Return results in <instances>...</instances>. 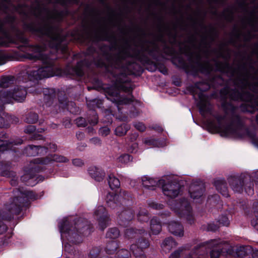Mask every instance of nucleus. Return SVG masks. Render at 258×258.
<instances>
[{"label": "nucleus", "mask_w": 258, "mask_h": 258, "mask_svg": "<svg viewBox=\"0 0 258 258\" xmlns=\"http://www.w3.org/2000/svg\"><path fill=\"white\" fill-rule=\"evenodd\" d=\"M133 159L132 157L128 154H123L119 156L116 159L118 166H122L127 164Z\"/></svg>", "instance_id": "30"}, {"label": "nucleus", "mask_w": 258, "mask_h": 258, "mask_svg": "<svg viewBox=\"0 0 258 258\" xmlns=\"http://www.w3.org/2000/svg\"><path fill=\"white\" fill-rule=\"evenodd\" d=\"M35 126L32 125H29L26 126L24 130V132L26 134H32L35 131Z\"/></svg>", "instance_id": "54"}, {"label": "nucleus", "mask_w": 258, "mask_h": 258, "mask_svg": "<svg viewBox=\"0 0 258 258\" xmlns=\"http://www.w3.org/2000/svg\"><path fill=\"white\" fill-rule=\"evenodd\" d=\"M67 221H63L61 224L59 225V230L61 233H68L71 234V229H68L66 227Z\"/></svg>", "instance_id": "48"}, {"label": "nucleus", "mask_w": 258, "mask_h": 258, "mask_svg": "<svg viewBox=\"0 0 258 258\" xmlns=\"http://www.w3.org/2000/svg\"><path fill=\"white\" fill-rule=\"evenodd\" d=\"M38 119V115L37 113L30 112L26 115L25 121L28 123H35Z\"/></svg>", "instance_id": "38"}, {"label": "nucleus", "mask_w": 258, "mask_h": 258, "mask_svg": "<svg viewBox=\"0 0 258 258\" xmlns=\"http://www.w3.org/2000/svg\"><path fill=\"white\" fill-rule=\"evenodd\" d=\"M25 154L28 156H35L43 154L42 146L29 145L25 149Z\"/></svg>", "instance_id": "22"}, {"label": "nucleus", "mask_w": 258, "mask_h": 258, "mask_svg": "<svg viewBox=\"0 0 258 258\" xmlns=\"http://www.w3.org/2000/svg\"><path fill=\"white\" fill-rule=\"evenodd\" d=\"M82 64L83 62L82 61H80L78 62L75 67L72 69L73 73L78 77H81L84 75Z\"/></svg>", "instance_id": "40"}, {"label": "nucleus", "mask_w": 258, "mask_h": 258, "mask_svg": "<svg viewBox=\"0 0 258 258\" xmlns=\"http://www.w3.org/2000/svg\"><path fill=\"white\" fill-rule=\"evenodd\" d=\"M59 103H60V106L61 107L64 108V107H67L68 109H69V107H68L69 104L67 102L66 100H65L64 101H62L61 100H59Z\"/></svg>", "instance_id": "62"}, {"label": "nucleus", "mask_w": 258, "mask_h": 258, "mask_svg": "<svg viewBox=\"0 0 258 258\" xmlns=\"http://www.w3.org/2000/svg\"><path fill=\"white\" fill-rule=\"evenodd\" d=\"M151 230L153 234H157L161 230V225L157 218H153L151 220Z\"/></svg>", "instance_id": "28"}, {"label": "nucleus", "mask_w": 258, "mask_h": 258, "mask_svg": "<svg viewBox=\"0 0 258 258\" xmlns=\"http://www.w3.org/2000/svg\"><path fill=\"white\" fill-rule=\"evenodd\" d=\"M37 167H32L29 170L25 171V173L21 177V179L24 182H26L29 185H32L33 184L29 182V180L33 179L35 175L34 172L36 171Z\"/></svg>", "instance_id": "24"}, {"label": "nucleus", "mask_w": 258, "mask_h": 258, "mask_svg": "<svg viewBox=\"0 0 258 258\" xmlns=\"http://www.w3.org/2000/svg\"><path fill=\"white\" fill-rule=\"evenodd\" d=\"M251 185H253V183L249 182L246 184V187H245V192L248 195H252L254 193L253 189L252 188Z\"/></svg>", "instance_id": "50"}, {"label": "nucleus", "mask_w": 258, "mask_h": 258, "mask_svg": "<svg viewBox=\"0 0 258 258\" xmlns=\"http://www.w3.org/2000/svg\"><path fill=\"white\" fill-rule=\"evenodd\" d=\"M228 11L227 10H225L223 12V15H225L226 13ZM225 18L226 20L228 21H231L233 18V14L232 12L228 11V14L225 16Z\"/></svg>", "instance_id": "58"}, {"label": "nucleus", "mask_w": 258, "mask_h": 258, "mask_svg": "<svg viewBox=\"0 0 258 258\" xmlns=\"http://www.w3.org/2000/svg\"><path fill=\"white\" fill-rule=\"evenodd\" d=\"M114 77L115 80L113 85L105 89V95L107 99L114 103L120 111V105L127 104L133 101V88L125 74L119 73Z\"/></svg>", "instance_id": "4"}, {"label": "nucleus", "mask_w": 258, "mask_h": 258, "mask_svg": "<svg viewBox=\"0 0 258 258\" xmlns=\"http://www.w3.org/2000/svg\"><path fill=\"white\" fill-rule=\"evenodd\" d=\"M94 217L98 222L100 228L103 230L108 225L110 219L106 211L102 206H98L94 211Z\"/></svg>", "instance_id": "11"}, {"label": "nucleus", "mask_w": 258, "mask_h": 258, "mask_svg": "<svg viewBox=\"0 0 258 258\" xmlns=\"http://www.w3.org/2000/svg\"><path fill=\"white\" fill-rule=\"evenodd\" d=\"M46 49V46L42 45L28 46L25 57L30 60H40L44 65L39 68H33L27 71L26 74L30 81L49 78L56 75L57 71H59L54 63V59L45 53Z\"/></svg>", "instance_id": "2"}, {"label": "nucleus", "mask_w": 258, "mask_h": 258, "mask_svg": "<svg viewBox=\"0 0 258 258\" xmlns=\"http://www.w3.org/2000/svg\"><path fill=\"white\" fill-rule=\"evenodd\" d=\"M69 159L61 155L57 154H51L48 155L45 158H38L35 159L31 162V164H34L35 165H47L52 162H56L59 163H66L69 161Z\"/></svg>", "instance_id": "12"}, {"label": "nucleus", "mask_w": 258, "mask_h": 258, "mask_svg": "<svg viewBox=\"0 0 258 258\" xmlns=\"http://www.w3.org/2000/svg\"><path fill=\"white\" fill-rule=\"evenodd\" d=\"M248 80L247 72L240 74L234 80V84L240 89V92L237 89L229 90L228 88H225L221 91V93L232 100L247 102L252 104L253 109H258V98L255 99L250 92L246 91L248 88L253 93H258V80L252 83L249 82Z\"/></svg>", "instance_id": "3"}, {"label": "nucleus", "mask_w": 258, "mask_h": 258, "mask_svg": "<svg viewBox=\"0 0 258 258\" xmlns=\"http://www.w3.org/2000/svg\"><path fill=\"white\" fill-rule=\"evenodd\" d=\"M164 180H159L157 182L153 178H149L147 176H144L142 178V184L146 189L150 190L155 189L157 185L163 184Z\"/></svg>", "instance_id": "16"}, {"label": "nucleus", "mask_w": 258, "mask_h": 258, "mask_svg": "<svg viewBox=\"0 0 258 258\" xmlns=\"http://www.w3.org/2000/svg\"><path fill=\"white\" fill-rule=\"evenodd\" d=\"M100 250L99 248L95 247L93 248L90 252L91 258H96L99 254Z\"/></svg>", "instance_id": "53"}, {"label": "nucleus", "mask_w": 258, "mask_h": 258, "mask_svg": "<svg viewBox=\"0 0 258 258\" xmlns=\"http://www.w3.org/2000/svg\"><path fill=\"white\" fill-rule=\"evenodd\" d=\"M204 191V187L203 185H196L192 184L189 187V192L190 197L194 199H198L201 198Z\"/></svg>", "instance_id": "18"}, {"label": "nucleus", "mask_w": 258, "mask_h": 258, "mask_svg": "<svg viewBox=\"0 0 258 258\" xmlns=\"http://www.w3.org/2000/svg\"><path fill=\"white\" fill-rule=\"evenodd\" d=\"M10 5L9 0H0V13H7Z\"/></svg>", "instance_id": "42"}, {"label": "nucleus", "mask_w": 258, "mask_h": 258, "mask_svg": "<svg viewBox=\"0 0 258 258\" xmlns=\"http://www.w3.org/2000/svg\"><path fill=\"white\" fill-rule=\"evenodd\" d=\"M183 255H187L183 258H191L193 257L190 253H187L183 249L179 248L173 252L169 258H179V256H182Z\"/></svg>", "instance_id": "34"}, {"label": "nucleus", "mask_w": 258, "mask_h": 258, "mask_svg": "<svg viewBox=\"0 0 258 258\" xmlns=\"http://www.w3.org/2000/svg\"><path fill=\"white\" fill-rule=\"evenodd\" d=\"M128 199L127 192L124 190H120L119 194L109 193L106 197V203L108 207L115 209L119 207L120 203H124L125 200Z\"/></svg>", "instance_id": "9"}, {"label": "nucleus", "mask_w": 258, "mask_h": 258, "mask_svg": "<svg viewBox=\"0 0 258 258\" xmlns=\"http://www.w3.org/2000/svg\"><path fill=\"white\" fill-rule=\"evenodd\" d=\"M95 35L97 40H106L107 38V31L105 28L101 27L97 30Z\"/></svg>", "instance_id": "32"}, {"label": "nucleus", "mask_w": 258, "mask_h": 258, "mask_svg": "<svg viewBox=\"0 0 258 258\" xmlns=\"http://www.w3.org/2000/svg\"><path fill=\"white\" fill-rule=\"evenodd\" d=\"M89 173L92 178L98 181L102 180L105 175L102 170L97 167H90L89 169Z\"/></svg>", "instance_id": "21"}, {"label": "nucleus", "mask_w": 258, "mask_h": 258, "mask_svg": "<svg viewBox=\"0 0 258 258\" xmlns=\"http://www.w3.org/2000/svg\"><path fill=\"white\" fill-rule=\"evenodd\" d=\"M229 182L232 189L237 192H241L243 191L244 181L240 178L232 177L229 179Z\"/></svg>", "instance_id": "20"}, {"label": "nucleus", "mask_w": 258, "mask_h": 258, "mask_svg": "<svg viewBox=\"0 0 258 258\" xmlns=\"http://www.w3.org/2000/svg\"><path fill=\"white\" fill-rule=\"evenodd\" d=\"M120 234L119 231L116 228H110L106 235V238L115 239L117 238Z\"/></svg>", "instance_id": "37"}, {"label": "nucleus", "mask_w": 258, "mask_h": 258, "mask_svg": "<svg viewBox=\"0 0 258 258\" xmlns=\"http://www.w3.org/2000/svg\"><path fill=\"white\" fill-rule=\"evenodd\" d=\"M231 120L232 121H234L235 120L239 121H240V117L238 115L233 113L231 116Z\"/></svg>", "instance_id": "60"}, {"label": "nucleus", "mask_w": 258, "mask_h": 258, "mask_svg": "<svg viewBox=\"0 0 258 258\" xmlns=\"http://www.w3.org/2000/svg\"><path fill=\"white\" fill-rule=\"evenodd\" d=\"M117 255L119 258H130L131 253L127 250L122 249L118 251Z\"/></svg>", "instance_id": "46"}, {"label": "nucleus", "mask_w": 258, "mask_h": 258, "mask_svg": "<svg viewBox=\"0 0 258 258\" xmlns=\"http://www.w3.org/2000/svg\"><path fill=\"white\" fill-rule=\"evenodd\" d=\"M1 175L3 176L11 177H12L13 178L11 179L10 183L13 186H15L18 183V178L15 177V173L10 170H4L1 172Z\"/></svg>", "instance_id": "31"}, {"label": "nucleus", "mask_w": 258, "mask_h": 258, "mask_svg": "<svg viewBox=\"0 0 258 258\" xmlns=\"http://www.w3.org/2000/svg\"><path fill=\"white\" fill-rule=\"evenodd\" d=\"M181 216L185 217L189 224H192L194 222V218L191 212V208L186 200L182 201L180 204V207H177L173 208Z\"/></svg>", "instance_id": "13"}, {"label": "nucleus", "mask_w": 258, "mask_h": 258, "mask_svg": "<svg viewBox=\"0 0 258 258\" xmlns=\"http://www.w3.org/2000/svg\"><path fill=\"white\" fill-rule=\"evenodd\" d=\"M24 28L40 37H45L46 43L49 47L57 51L61 49L63 52L67 50L66 46L61 48V43L64 40L65 38L61 35L60 29L58 27L53 25L48 21L40 23L32 22L25 24Z\"/></svg>", "instance_id": "5"}, {"label": "nucleus", "mask_w": 258, "mask_h": 258, "mask_svg": "<svg viewBox=\"0 0 258 258\" xmlns=\"http://www.w3.org/2000/svg\"><path fill=\"white\" fill-rule=\"evenodd\" d=\"M251 224L258 231V218L255 220L253 219L251 221Z\"/></svg>", "instance_id": "61"}, {"label": "nucleus", "mask_w": 258, "mask_h": 258, "mask_svg": "<svg viewBox=\"0 0 258 258\" xmlns=\"http://www.w3.org/2000/svg\"><path fill=\"white\" fill-rule=\"evenodd\" d=\"M44 97V99L45 101L46 106H49L50 102L55 97V92L53 89H44L43 91Z\"/></svg>", "instance_id": "25"}, {"label": "nucleus", "mask_w": 258, "mask_h": 258, "mask_svg": "<svg viewBox=\"0 0 258 258\" xmlns=\"http://www.w3.org/2000/svg\"><path fill=\"white\" fill-rule=\"evenodd\" d=\"M42 13V12L41 9V8L40 7H38L37 8V11L34 12V14L37 17H40Z\"/></svg>", "instance_id": "64"}, {"label": "nucleus", "mask_w": 258, "mask_h": 258, "mask_svg": "<svg viewBox=\"0 0 258 258\" xmlns=\"http://www.w3.org/2000/svg\"><path fill=\"white\" fill-rule=\"evenodd\" d=\"M48 19H53L57 21H60L62 20V14L60 13L55 11L52 12L48 14Z\"/></svg>", "instance_id": "44"}, {"label": "nucleus", "mask_w": 258, "mask_h": 258, "mask_svg": "<svg viewBox=\"0 0 258 258\" xmlns=\"http://www.w3.org/2000/svg\"><path fill=\"white\" fill-rule=\"evenodd\" d=\"M145 230L143 229L137 230L135 231L133 229H126L124 233L125 237L128 239H132L139 237L145 233Z\"/></svg>", "instance_id": "27"}, {"label": "nucleus", "mask_w": 258, "mask_h": 258, "mask_svg": "<svg viewBox=\"0 0 258 258\" xmlns=\"http://www.w3.org/2000/svg\"><path fill=\"white\" fill-rule=\"evenodd\" d=\"M217 121V123L213 120L208 119L207 125L209 130L214 133H219L221 136L229 137L236 135V131L232 124L223 125L222 122L225 121L226 115L219 114L213 115Z\"/></svg>", "instance_id": "8"}, {"label": "nucleus", "mask_w": 258, "mask_h": 258, "mask_svg": "<svg viewBox=\"0 0 258 258\" xmlns=\"http://www.w3.org/2000/svg\"><path fill=\"white\" fill-rule=\"evenodd\" d=\"M43 154L47 152V150L50 151L54 152L57 150V146L53 144H49L46 146L42 147Z\"/></svg>", "instance_id": "47"}, {"label": "nucleus", "mask_w": 258, "mask_h": 258, "mask_svg": "<svg viewBox=\"0 0 258 258\" xmlns=\"http://www.w3.org/2000/svg\"><path fill=\"white\" fill-rule=\"evenodd\" d=\"M207 249H210L211 258H258V250L251 246L234 247L220 239H214L200 242L192 251L196 258H208Z\"/></svg>", "instance_id": "1"}, {"label": "nucleus", "mask_w": 258, "mask_h": 258, "mask_svg": "<svg viewBox=\"0 0 258 258\" xmlns=\"http://www.w3.org/2000/svg\"><path fill=\"white\" fill-rule=\"evenodd\" d=\"M149 246L148 240L141 236L135 244L131 246V250L136 258H146L144 250Z\"/></svg>", "instance_id": "10"}, {"label": "nucleus", "mask_w": 258, "mask_h": 258, "mask_svg": "<svg viewBox=\"0 0 258 258\" xmlns=\"http://www.w3.org/2000/svg\"><path fill=\"white\" fill-rule=\"evenodd\" d=\"M219 221L224 226H228L229 225V221L227 217H223Z\"/></svg>", "instance_id": "59"}, {"label": "nucleus", "mask_w": 258, "mask_h": 258, "mask_svg": "<svg viewBox=\"0 0 258 258\" xmlns=\"http://www.w3.org/2000/svg\"><path fill=\"white\" fill-rule=\"evenodd\" d=\"M13 79L14 77H6L2 78L0 80V87H8L12 84Z\"/></svg>", "instance_id": "39"}, {"label": "nucleus", "mask_w": 258, "mask_h": 258, "mask_svg": "<svg viewBox=\"0 0 258 258\" xmlns=\"http://www.w3.org/2000/svg\"><path fill=\"white\" fill-rule=\"evenodd\" d=\"M129 49L128 47L122 48L119 52L118 57L121 59H125L128 57H132L133 55L130 53Z\"/></svg>", "instance_id": "43"}, {"label": "nucleus", "mask_w": 258, "mask_h": 258, "mask_svg": "<svg viewBox=\"0 0 258 258\" xmlns=\"http://www.w3.org/2000/svg\"><path fill=\"white\" fill-rule=\"evenodd\" d=\"M162 185V190L164 194L171 198L176 197L179 194L181 186L177 182H170Z\"/></svg>", "instance_id": "14"}, {"label": "nucleus", "mask_w": 258, "mask_h": 258, "mask_svg": "<svg viewBox=\"0 0 258 258\" xmlns=\"http://www.w3.org/2000/svg\"><path fill=\"white\" fill-rule=\"evenodd\" d=\"M102 104V101L99 99H93L91 101H87V105L90 109H94L95 107L100 108Z\"/></svg>", "instance_id": "41"}, {"label": "nucleus", "mask_w": 258, "mask_h": 258, "mask_svg": "<svg viewBox=\"0 0 258 258\" xmlns=\"http://www.w3.org/2000/svg\"><path fill=\"white\" fill-rule=\"evenodd\" d=\"M138 220L141 222H147L148 221L149 217L148 213L145 210L140 211L138 215Z\"/></svg>", "instance_id": "45"}, {"label": "nucleus", "mask_w": 258, "mask_h": 258, "mask_svg": "<svg viewBox=\"0 0 258 258\" xmlns=\"http://www.w3.org/2000/svg\"><path fill=\"white\" fill-rule=\"evenodd\" d=\"M76 123L78 126L84 127L87 125L85 119L83 117H78L76 119Z\"/></svg>", "instance_id": "51"}, {"label": "nucleus", "mask_w": 258, "mask_h": 258, "mask_svg": "<svg viewBox=\"0 0 258 258\" xmlns=\"http://www.w3.org/2000/svg\"><path fill=\"white\" fill-rule=\"evenodd\" d=\"M108 184L112 189L118 188L120 186V181L118 178L113 175H109L108 176Z\"/></svg>", "instance_id": "35"}, {"label": "nucleus", "mask_w": 258, "mask_h": 258, "mask_svg": "<svg viewBox=\"0 0 258 258\" xmlns=\"http://www.w3.org/2000/svg\"><path fill=\"white\" fill-rule=\"evenodd\" d=\"M76 137L78 140H81L84 138V134L82 132L76 133Z\"/></svg>", "instance_id": "63"}, {"label": "nucleus", "mask_w": 258, "mask_h": 258, "mask_svg": "<svg viewBox=\"0 0 258 258\" xmlns=\"http://www.w3.org/2000/svg\"><path fill=\"white\" fill-rule=\"evenodd\" d=\"M91 143L95 145H100L101 144V140L97 137L93 138L90 140Z\"/></svg>", "instance_id": "57"}, {"label": "nucleus", "mask_w": 258, "mask_h": 258, "mask_svg": "<svg viewBox=\"0 0 258 258\" xmlns=\"http://www.w3.org/2000/svg\"><path fill=\"white\" fill-rule=\"evenodd\" d=\"M134 127L140 132H144L145 131L146 127L143 122H135L134 123Z\"/></svg>", "instance_id": "49"}, {"label": "nucleus", "mask_w": 258, "mask_h": 258, "mask_svg": "<svg viewBox=\"0 0 258 258\" xmlns=\"http://www.w3.org/2000/svg\"><path fill=\"white\" fill-rule=\"evenodd\" d=\"M199 108L200 113L203 116H205L206 113L210 111V108L208 105L207 102L205 101L201 100L198 104Z\"/></svg>", "instance_id": "33"}, {"label": "nucleus", "mask_w": 258, "mask_h": 258, "mask_svg": "<svg viewBox=\"0 0 258 258\" xmlns=\"http://www.w3.org/2000/svg\"><path fill=\"white\" fill-rule=\"evenodd\" d=\"M74 165L78 167H81L84 165L83 161L80 159H75L72 161Z\"/></svg>", "instance_id": "55"}, {"label": "nucleus", "mask_w": 258, "mask_h": 258, "mask_svg": "<svg viewBox=\"0 0 258 258\" xmlns=\"http://www.w3.org/2000/svg\"><path fill=\"white\" fill-rule=\"evenodd\" d=\"M14 17L8 15L4 20L0 19V45L8 46L11 43L19 42L26 44L28 39L14 26ZM8 60L6 53L0 50V65L5 64Z\"/></svg>", "instance_id": "6"}, {"label": "nucleus", "mask_w": 258, "mask_h": 258, "mask_svg": "<svg viewBox=\"0 0 258 258\" xmlns=\"http://www.w3.org/2000/svg\"><path fill=\"white\" fill-rule=\"evenodd\" d=\"M86 221L82 219L77 220L75 223V228L77 233L82 235H85L90 233L89 226L86 224Z\"/></svg>", "instance_id": "19"}, {"label": "nucleus", "mask_w": 258, "mask_h": 258, "mask_svg": "<svg viewBox=\"0 0 258 258\" xmlns=\"http://www.w3.org/2000/svg\"><path fill=\"white\" fill-rule=\"evenodd\" d=\"M130 129V125L123 123L118 126L115 130V135L119 137L123 136L126 135L127 132Z\"/></svg>", "instance_id": "29"}, {"label": "nucleus", "mask_w": 258, "mask_h": 258, "mask_svg": "<svg viewBox=\"0 0 258 258\" xmlns=\"http://www.w3.org/2000/svg\"><path fill=\"white\" fill-rule=\"evenodd\" d=\"M110 129L107 127H102L99 130V134L102 136H106L109 134Z\"/></svg>", "instance_id": "52"}, {"label": "nucleus", "mask_w": 258, "mask_h": 258, "mask_svg": "<svg viewBox=\"0 0 258 258\" xmlns=\"http://www.w3.org/2000/svg\"><path fill=\"white\" fill-rule=\"evenodd\" d=\"M118 246V243L116 241L112 240L107 243L106 247V252L110 254L114 253L116 251Z\"/></svg>", "instance_id": "36"}, {"label": "nucleus", "mask_w": 258, "mask_h": 258, "mask_svg": "<svg viewBox=\"0 0 258 258\" xmlns=\"http://www.w3.org/2000/svg\"><path fill=\"white\" fill-rule=\"evenodd\" d=\"M26 87L17 86L12 90L0 92V110L3 109V105L5 104L13 103V100L18 102L23 101L27 95ZM9 123H6L3 117L0 115V128L7 127ZM5 136L0 132V138ZM22 140L19 139L18 142H8L6 140L0 139V152H4L8 150H14L13 149V145L21 144Z\"/></svg>", "instance_id": "7"}, {"label": "nucleus", "mask_w": 258, "mask_h": 258, "mask_svg": "<svg viewBox=\"0 0 258 258\" xmlns=\"http://www.w3.org/2000/svg\"><path fill=\"white\" fill-rule=\"evenodd\" d=\"M248 23L250 25H251L252 27H254V29H256L255 28V25L257 24V20L256 18H250L248 19Z\"/></svg>", "instance_id": "56"}, {"label": "nucleus", "mask_w": 258, "mask_h": 258, "mask_svg": "<svg viewBox=\"0 0 258 258\" xmlns=\"http://www.w3.org/2000/svg\"><path fill=\"white\" fill-rule=\"evenodd\" d=\"M134 216V214L132 209H128L123 211L118 215V218L119 219L118 223L120 225H124L125 223L131 220Z\"/></svg>", "instance_id": "17"}, {"label": "nucleus", "mask_w": 258, "mask_h": 258, "mask_svg": "<svg viewBox=\"0 0 258 258\" xmlns=\"http://www.w3.org/2000/svg\"><path fill=\"white\" fill-rule=\"evenodd\" d=\"M168 228L170 233L172 234L182 237L184 234L183 227L179 223L175 221H171L169 223Z\"/></svg>", "instance_id": "15"}, {"label": "nucleus", "mask_w": 258, "mask_h": 258, "mask_svg": "<svg viewBox=\"0 0 258 258\" xmlns=\"http://www.w3.org/2000/svg\"><path fill=\"white\" fill-rule=\"evenodd\" d=\"M177 245V243L172 237L166 238L161 244L163 250L166 252H169L172 248Z\"/></svg>", "instance_id": "26"}, {"label": "nucleus", "mask_w": 258, "mask_h": 258, "mask_svg": "<svg viewBox=\"0 0 258 258\" xmlns=\"http://www.w3.org/2000/svg\"><path fill=\"white\" fill-rule=\"evenodd\" d=\"M214 185L216 189L225 197L229 196L228 189L226 186V184L223 179H217L215 181Z\"/></svg>", "instance_id": "23"}]
</instances>
